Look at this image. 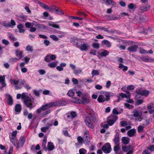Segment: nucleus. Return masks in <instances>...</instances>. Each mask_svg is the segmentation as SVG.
I'll return each instance as SVG.
<instances>
[{
  "mask_svg": "<svg viewBox=\"0 0 154 154\" xmlns=\"http://www.w3.org/2000/svg\"><path fill=\"white\" fill-rule=\"evenodd\" d=\"M80 104H82L84 105L88 104L90 102V97L86 94H83L82 96L81 99L79 100Z\"/></svg>",
  "mask_w": 154,
  "mask_h": 154,
  "instance_id": "nucleus-1",
  "label": "nucleus"
},
{
  "mask_svg": "<svg viewBox=\"0 0 154 154\" xmlns=\"http://www.w3.org/2000/svg\"><path fill=\"white\" fill-rule=\"evenodd\" d=\"M87 112L88 115L86 116H89L92 121L96 123L97 122V120L95 116L94 112L91 109H88Z\"/></svg>",
  "mask_w": 154,
  "mask_h": 154,
  "instance_id": "nucleus-2",
  "label": "nucleus"
},
{
  "mask_svg": "<svg viewBox=\"0 0 154 154\" xmlns=\"http://www.w3.org/2000/svg\"><path fill=\"white\" fill-rule=\"evenodd\" d=\"M102 150L105 153L108 154L112 150L110 144L108 143H107L105 144L102 147Z\"/></svg>",
  "mask_w": 154,
  "mask_h": 154,
  "instance_id": "nucleus-3",
  "label": "nucleus"
},
{
  "mask_svg": "<svg viewBox=\"0 0 154 154\" xmlns=\"http://www.w3.org/2000/svg\"><path fill=\"white\" fill-rule=\"evenodd\" d=\"M135 93L138 95L145 97H147L149 94V92L146 89L143 90H140V89H137L135 91Z\"/></svg>",
  "mask_w": 154,
  "mask_h": 154,
  "instance_id": "nucleus-4",
  "label": "nucleus"
},
{
  "mask_svg": "<svg viewBox=\"0 0 154 154\" xmlns=\"http://www.w3.org/2000/svg\"><path fill=\"white\" fill-rule=\"evenodd\" d=\"M117 119V116L115 115H111L108 117L107 122L109 125L112 126L116 122Z\"/></svg>",
  "mask_w": 154,
  "mask_h": 154,
  "instance_id": "nucleus-5",
  "label": "nucleus"
},
{
  "mask_svg": "<svg viewBox=\"0 0 154 154\" xmlns=\"http://www.w3.org/2000/svg\"><path fill=\"white\" fill-rule=\"evenodd\" d=\"M91 119L89 116H86L84 120L85 122L88 127L91 129L94 128L93 123L91 122Z\"/></svg>",
  "mask_w": 154,
  "mask_h": 154,
  "instance_id": "nucleus-6",
  "label": "nucleus"
},
{
  "mask_svg": "<svg viewBox=\"0 0 154 154\" xmlns=\"http://www.w3.org/2000/svg\"><path fill=\"white\" fill-rule=\"evenodd\" d=\"M32 99L31 98H28L27 100H25L24 102V104L26 105V107L29 109L30 110H31L33 108H34L35 105L33 104L32 103H31Z\"/></svg>",
  "mask_w": 154,
  "mask_h": 154,
  "instance_id": "nucleus-7",
  "label": "nucleus"
},
{
  "mask_svg": "<svg viewBox=\"0 0 154 154\" xmlns=\"http://www.w3.org/2000/svg\"><path fill=\"white\" fill-rule=\"evenodd\" d=\"M83 139L84 143L85 144H88L90 142V138L88 131H86L83 136Z\"/></svg>",
  "mask_w": 154,
  "mask_h": 154,
  "instance_id": "nucleus-8",
  "label": "nucleus"
},
{
  "mask_svg": "<svg viewBox=\"0 0 154 154\" xmlns=\"http://www.w3.org/2000/svg\"><path fill=\"white\" fill-rule=\"evenodd\" d=\"M52 10L57 14L61 15L64 14V12L62 10H60L58 7H55L54 6L52 7Z\"/></svg>",
  "mask_w": 154,
  "mask_h": 154,
  "instance_id": "nucleus-9",
  "label": "nucleus"
},
{
  "mask_svg": "<svg viewBox=\"0 0 154 154\" xmlns=\"http://www.w3.org/2000/svg\"><path fill=\"white\" fill-rule=\"evenodd\" d=\"M78 47L79 48L80 50L82 51H87L90 47L89 46L88 44L85 43L82 44L80 46H78Z\"/></svg>",
  "mask_w": 154,
  "mask_h": 154,
  "instance_id": "nucleus-10",
  "label": "nucleus"
},
{
  "mask_svg": "<svg viewBox=\"0 0 154 154\" xmlns=\"http://www.w3.org/2000/svg\"><path fill=\"white\" fill-rule=\"evenodd\" d=\"M54 102V107L58 106H64L66 105L67 103L64 100H57Z\"/></svg>",
  "mask_w": 154,
  "mask_h": 154,
  "instance_id": "nucleus-11",
  "label": "nucleus"
},
{
  "mask_svg": "<svg viewBox=\"0 0 154 154\" xmlns=\"http://www.w3.org/2000/svg\"><path fill=\"white\" fill-rule=\"evenodd\" d=\"M52 106L54 107V102L47 103L45 105H42L41 107L42 110L45 111L49 109V108Z\"/></svg>",
  "mask_w": 154,
  "mask_h": 154,
  "instance_id": "nucleus-12",
  "label": "nucleus"
},
{
  "mask_svg": "<svg viewBox=\"0 0 154 154\" xmlns=\"http://www.w3.org/2000/svg\"><path fill=\"white\" fill-rule=\"evenodd\" d=\"M9 138L11 142L13 144L14 146H15L17 148H18V141L16 137H12V136H9Z\"/></svg>",
  "mask_w": 154,
  "mask_h": 154,
  "instance_id": "nucleus-13",
  "label": "nucleus"
},
{
  "mask_svg": "<svg viewBox=\"0 0 154 154\" xmlns=\"http://www.w3.org/2000/svg\"><path fill=\"white\" fill-rule=\"evenodd\" d=\"M106 19L108 20H116L119 19V17L115 16V14L106 15Z\"/></svg>",
  "mask_w": 154,
  "mask_h": 154,
  "instance_id": "nucleus-14",
  "label": "nucleus"
},
{
  "mask_svg": "<svg viewBox=\"0 0 154 154\" xmlns=\"http://www.w3.org/2000/svg\"><path fill=\"white\" fill-rule=\"evenodd\" d=\"M25 142V139L23 136H22L20 138L19 142L18 141V148L22 147Z\"/></svg>",
  "mask_w": 154,
  "mask_h": 154,
  "instance_id": "nucleus-15",
  "label": "nucleus"
},
{
  "mask_svg": "<svg viewBox=\"0 0 154 154\" xmlns=\"http://www.w3.org/2000/svg\"><path fill=\"white\" fill-rule=\"evenodd\" d=\"M119 134L118 132H117L115 136V138L113 141L116 145H119Z\"/></svg>",
  "mask_w": 154,
  "mask_h": 154,
  "instance_id": "nucleus-16",
  "label": "nucleus"
},
{
  "mask_svg": "<svg viewBox=\"0 0 154 154\" xmlns=\"http://www.w3.org/2000/svg\"><path fill=\"white\" fill-rule=\"evenodd\" d=\"M5 95L8 97L7 99L8 104L10 106L12 105L13 103V100L12 97L10 94H6Z\"/></svg>",
  "mask_w": 154,
  "mask_h": 154,
  "instance_id": "nucleus-17",
  "label": "nucleus"
},
{
  "mask_svg": "<svg viewBox=\"0 0 154 154\" xmlns=\"http://www.w3.org/2000/svg\"><path fill=\"white\" fill-rule=\"evenodd\" d=\"M70 42L71 43L75 45L78 46L79 44L78 41L79 39L75 37H71L70 38Z\"/></svg>",
  "mask_w": 154,
  "mask_h": 154,
  "instance_id": "nucleus-18",
  "label": "nucleus"
},
{
  "mask_svg": "<svg viewBox=\"0 0 154 154\" xmlns=\"http://www.w3.org/2000/svg\"><path fill=\"white\" fill-rule=\"evenodd\" d=\"M124 98H127L126 94L123 93H120L117 96V99L116 101L117 103H119Z\"/></svg>",
  "mask_w": 154,
  "mask_h": 154,
  "instance_id": "nucleus-19",
  "label": "nucleus"
},
{
  "mask_svg": "<svg viewBox=\"0 0 154 154\" xmlns=\"http://www.w3.org/2000/svg\"><path fill=\"white\" fill-rule=\"evenodd\" d=\"M138 47L137 45H133L129 47L128 49L131 52H135L137 50Z\"/></svg>",
  "mask_w": 154,
  "mask_h": 154,
  "instance_id": "nucleus-20",
  "label": "nucleus"
},
{
  "mask_svg": "<svg viewBox=\"0 0 154 154\" xmlns=\"http://www.w3.org/2000/svg\"><path fill=\"white\" fill-rule=\"evenodd\" d=\"M5 76L4 75L0 76V82L2 85V87L0 88V89L3 88L6 85V84L5 83Z\"/></svg>",
  "mask_w": 154,
  "mask_h": 154,
  "instance_id": "nucleus-21",
  "label": "nucleus"
},
{
  "mask_svg": "<svg viewBox=\"0 0 154 154\" xmlns=\"http://www.w3.org/2000/svg\"><path fill=\"white\" fill-rule=\"evenodd\" d=\"M136 133V130L134 128H133L129 130L127 132L128 135L130 137L133 136Z\"/></svg>",
  "mask_w": 154,
  "mask_h": 154,
  "instance_id": "nucleus-22",
  "label": "nucleus"
},
{
  "mask_svg": "<svg viewBox=\"0 0 154 154\" xmlns=\"http://www.w3.org/2000/svg\"><path fill=\"white\" fill-rule=\"evenodd\" d=\"M23 52L22 51H20L18 50H17L15 51L16 56L18 57L19 60H21L23 57V56L22 55Z\"/></svg>",
  "mask_w": 154,
  "mask_h": 154,
  "instance_id": "nucleus-23",
  "label": "nucleus"
},
{
  "mask_svg": "<svg viewBox=\"0 0 154 154\" xmlns=\"http://www.w3.org/2000/svg\"><path fill=\"white\" fill-rule=\"evenodd\" d=\"M122 140V142L125 145L128 144L130 141V139L126 137H123Z\"/></svg>",
  "mask_w": 154,
  "mask_h": 154,
  "instance_id": "nucleus-24",
  "label": "nucleus"
},
{
  "mask_svg": "<svg viewBox=\"0 0 154 154\" xmlns=\"http://www.w3.org/2000/svg\"><path fill=\"white\" fill-rule=\"evenodd\" d=\"M17 28L19 30V32L20 33H24L25 32V30L23 29V26L22 24H20L17 25Z\"/></svg>",
  "mask_w": 154,
  "mask_h": 154,
  "instance_id": "nucleus-25",
  "label": "nucleus"
},
{
  "mask_svg": "<svg viewBox=\"0 0 154 154\" xmlns=\"http://www.w3.org/2000/svg\"><path fill=\"white\" fill-rule=\"evenodd\" d=\"M142 61L145 62H152L154 61V59L152 58H149L148 57H143L141 58Z\"/></svg>",
  "mask_w": 154,
  "mask_h": 154,
  "instance_id": "nucleus-26",
  "label": "nucleus"
},
{
  "mask_svg": "<svg viewBox=\"0 0 154 154\" xmlns=\"http://www.w3.org/2000/svg\"><path fill=\"white\" fill-rule=\"evenodd\" d=\"M22 109V106L20 104H17L15 106V111L16 112H20Z\"/></svg>",
  "mask_w": 154,
  "mask_h": 154,
  "instance_id": "nucleus-27",
  "label": "nucleus"
},
{
  "mask_svg": "<svg viewBox=\"0 0 154 154\" xmlns=\"http://www.w3.org/2000/svg\"><path fill=\"white\" fill-rule=\"evenodd\" d=\"M102 44L103 45H105L106 46L110 48L111 47V44L110 42L106 40H104L102 41Z\"/></svg>",
  "mask_w": 154,
  "mask_h": 154,
  "instance_id": "nucleus-28",
  "label": "nucleus"
},
{
  "mask_svg": "<svg viewBox=\"0 0 154 154\" xmlns=\"http://www.w3.org/2000/svg\"><path fill=\"white\" fill-rule=\"evenodd\" d=\"M79 100V98L75 97H73L71 99V101L72 102L80 104Z\"/></svg>",
  "mask_w": 154,
  "mask_h": 154,
  "instance_id": "nucleus-29",
  "label": "nucleus"
},
{
  "mask_svg": "<svg viewBox=\"0 0 154 154\" xmlns=\"http://www.w3.org/2000/svg\"><path fill=\"white\" fill-rule=\"evenodd\" d=\"M77 116V114L75 112L72 111L70 112V115H68L67 117L68 118H71V119H73Z\"/></svg>",
  "mask_w": 154,
  "mask_h": 154,
  "instance_id": "nucleus-30",
  "label": "nucleus"
},
{
  "mask_svg": "<svg viewBox=\"0 0 154 154\" xmlns=\"http://www.w3.org/2000/svg\"><path fill=\"white\" fill-rule=\"evenodd\" d=\"M47 146L49 150L52 151L54 149V144L51 142H49L48 143Z\"/></svg>",
  "mask_w": 154,
  "mask_h": 154,
  "instance_id": "nucleus-31",
  "label": "nucleus"
},
{
  "mask_svg": "<svg viewBox=\"0 0 154 154\" xmlns=\"http://www.w3.org/2000/svg\"><path fill=\"white\" fill-rule=\"evenodd\" d=\"M118 67L121 69L123 68L122 71L124 72H126L128 69V67L127 66H124L123 64L121 63L119 64Z\"/></svg>",
  "mask_w": 154,
  "mask_h": 154,
  "instance_id": "nucleus-32",
  "label": "nucleus"
},
{
  "mask_svg": "<svg viewBox=\"0 0 154 154\" xmlns=\"http://www.w3.org/2000/svg\"><path fill=\"white\" fill-rule=\"evenodd\" d=\"M97 100L100 103H103L105 101V99L102 95H100L97 98Z\"/></svg>",
  "mask_w": 154,
  "mask_h": 154,
  "instance_id": "nucleus-33",
  "label": "nucleus"
},
{
  "mask_svg": "<svg viewBox=\"0 0 154 154\" xmlns=\"http://www.w3.org/2000/svg\"><path fill=\"white\" fill-rule=\"evenodd\" d=\"M47 143V138L46 137H44L43 142L42 144V147L43 149L45 150H47V147L46 146V144Z\"/></svg>",
  "mask_w": 154,
  "mask_h": 154,
  "instance_id": "nucleus-34",
  "label": "nucleus"
},
{
  "mask_svg": "<svg viewBox=\"0 0 154 154\" xmlns=\"http://www.w3.org/2000/svg\"><path fill=\"white\" fill-rule=\"evenodd\" d=\"M51 124L50 123H47L48 126H47L45 127H42L41 128V131L42 132H43L45 133L46 132L47 130L49 128V126H50L51 125Z\"/></svg>",
  "mask_w": 154,
  "mask_h": 154,
  "instance_id": "nucleus-35",
  "label": "nucleus"
},
{
  "mask_svg": "<svg viewBox=\"0 0 154 154\" xmlns=\"http://www.w3.org/2000/svg\"><path fill=\"white\" fill-rule=\"evenodd\" d=\"M48 25L51 26L57 29H59L60 28L59 25L57 24L52 22H51L50 23H49Z\"/></svg>",
  "mask_w": 154,
  "mask_h": 154,
  "instance_id": "nucleus-36",
  "label": "nucleus"
},
{
  "mask_svg": "<svg viewBox=\"0 0 154 154\" xmlns=\"http://www.w3.org/2000/svg\"><path fill=\"white\" fill-rule=\"evenodd\" d=\"M109 52L106 50H103V51L102 52L100 53V55L102 57H106L109 54Z\"/></svg>",
  "mask_w": 154,
  "mask_h": 154,
  "instance_id": "nucleus-37",
  "label": "nucleus"
},
{
  "mask_svg": "<svg viewBox=\"0 0 154 154\" xmlns=\"http://www.w3.org/2000/svg\"><path fill=\"white\" fill-rule=\"evenodd\" d=\"M28 98H31L28 96H27L26 95V94L25 93H23L21 94V99L23 100V102H24V101L25 100H27V99H28Z\"/></svg>",
  "mask_w": 154,
  "mask_h": 154,
  "instance_id": "nucleus-38",
  "label": "nucleus"
},
{
  "mask_svg": "<svg viewBox=\"0 0 154 154\" xmlns=\"http://www.w3.org/2000/svg\"><path fill=\"white\" fill-rule=\"evenodd\" d=\"M82 72V69L79 68L78 69H75L73 71V73L77 75L80 74Z\"/></svg>",
  "mask_w": 154,
  "mask_h": 154,
  "instance_id": "nucleus-39",
  "label": "nucleus"
},
{
  "mask_svg": "<svg viewBox=\"0 0 154 154\" xmlns=\"http://www.w3.org/2000/svg\"><path fill=\"white\" fill-rule=\"evenodd\" d=\"M104 2L109 5L112 4L113 6L116 5L115 2L112 0H106Z\"/></svg>",
  "mask_w": 154,
  "mask_h": 154,
  "instance_id": "nucleus-40",
  "label": "nucleus"
},
{
  "mask_svg": "<svg viewBox=\"0 0 154 154\" xmlns=\"http://www.w3.org/2000/svg\"><path fill=\"white\" fill-rule=\"evenodd\" d=\"M75 94V92L73 90H69L68 91L67 95L70 97H72L74 96Z\"/></svg>",
  "mask_w": 154,
  "mask_h": 154,
  "instance_id": "nucleus-41",
  "label": "nucleus"
},
{
  "mask_svg": "<svg viewBox=\"0 0 154 154\" xmlns=\"http://www.w3.org/2000/svg\"><path fill=\"white\" fill-rule=\"evenodd\" d=\"M97 29H100L101 30H103L105 31H107L108 29L107 28L105 27V26H100L97 27L96 28Z\"/></svg>",
  "mask_w": 154,
  "mask_h": 154,
  "instance_id": "nucleus-42",
  "label": "nucleus"
},
{
  "mask_svg": "<svg viewBox=\"0 0 154 154\" xmlns=\"http://www.w3.org/2000/svg\"><path fill=\"white\" fill-rule=\"evenodd\" d=\"M26 49L27 51L30 52H32L33 50L32 47L29 45L26 46Z\"/></svg>",
  "mask_w": 154,
  "mask_h": 154,
  "instance_id": "nucleus-43",
  "label": "nucleus"
},
{
  "mask_svg": "<svg viewBox=\"0 0 154 154\" xmlns=\"http://www.w3.org/2000/svg\"><path fill=\"white\" fill-rule=\"evenodd\" d=\"M143 100L142 99H138L135 102V105L137 106H138L141 104L143 103Z\"/></svg>",
  "mask_w": 154,
  "mask_h": 154,
  "instance_id": "nucleus-44",
  "label": "nucleus"
},
{
  "mask_svg": "<svg viewBox=\"0 0 154 154\" xmlns=\"http://www.w3.org/2000/svg\"><path fill=\"white\" fill-rule=\"evenodd\" d=\"M131 147V145H129L128 147L127 146H122V150L125 152H126L127 150L129 149Z\"/></svg>",
  "mask_w": 154,
  "mask_h": 154,
  "instance_id": "nucleus-45",
  "label": "nucleus"
},
{
  "mask_svg": "<svg viewBox=\"0 0 154 154\" xmlns=\"http://www.w3.org/2000/svg\"><path fill=\"white\" fill-rule=\"evenodd\" d=\"M77 140L79 143L81 144H82L84 143L83 138L81 136H79L77 137Z\"/></svg>",
  "mask_w": 154,
  "mask_h": 154,
  "instance_id": "nucleus-46",
  "label": "nucleus"
},
{
  "mask_svg": "<svg viewBox=\"0 0 154 154\" xmlns=\"http://www.w3.org/2000/svg\"><path fill=\"white\" fill-rule=\"evenodd\" d=\"M92 46L94 48L98 49L100 48V45L98 43H94L92 44Z\"/></svg>",
  "mask_w": 154,
  "mask_h": 154,
  "instance_id": "nucleus-47",
  "label": "nucleus"
},
{
  "mask_svg": "<svg viewBox=\"0 0 154 154\" xmlns=\"http://www.w3.org/2000/svg\"><path fill=\"white\" fill-rule=\"evenodd\" d=\"M2 25L5 27H11V24L9 22L8 23L6 21H4L3 22Z\"/></svg>",
  "mask_w": 154,
  "mask_h": 154,
  "instance_id": "nucleus-48",
  "label": "nucleus"
},
{
  "mask_svg": "<svg viewBox=\"0 0 154 154\" xmlns=\"http://www.w3.org/2000/svg\"><path fill=\"white\" fill-rule=\"evenodd\" d=\"M50 59V55L47 54L45 57L44 60L47 62H49L51 61Z\"/></svg>",
  "mask_w": 154,
  "mask_h": 154,
  "instance_id": "nucleus-49",
  "label": "nucleus"
},
{
  "mask_svg": "<svg viewBox=\"0 0 154 154\" xmlns=\"http://www.w3.org/2000/svg\"><path fill=\"white\" fill-rule=\"evenodd\" d=\"M99 72L97 70H94L91 72V74L93 76L97 75H99Z\"/></svg>",
  "mask_w": 154,
  "mask_h": 154,
  "instance_id": "nucleus-50",
  "label": "nucleus"
},
{
  "mask_svg": "<svg viewBox=\"0 0 154 154\" xmlns=\"http://www.w3.org/2000/svg\"><path fill=\"white\" fill-rule=\"evenodd\" d=\"M11 83H12L14 85H16L19 83V79H18L17 80L12 79L11 80Z\"/></svg>",
  "mask_w": 154,
  "mask_h": 154,
  "instance_id": "nucleus-51",
  "label": "nucleus"
},
{
  "mask_svg": "<svg viewBox=\"0 0 154 154\" xmlns=\"http://www.w3.org/2000/svg\"><path fill=\"white\" fill-rule=\"evenodd\" d=\"M48 65V66L50 68H54L57 66V64L56 63L53 62L51 63H49Z\"/></svg>",
  "mask_w": 154,
  "mask_h": 154,
  "instance_id": "nucleus-52",
  "label": "nucleus"
},
{
  "mask_svg": "<svg viewBox=\"0 0 154 154\" xmlns=\"http://www.w3.org/2000/svg\"><path fill=\"white\" fill-rule=\"evenodd\" d=\"M144 127L141 125H140L138 127L137 131L138 133H140L143 131Z\"/></svg>",
  "mask_w": 154,
  "mask_h": 154,
  "instance_id": "nucleus-53",
  "label": "nucleus"
},
{
  "mask_svg": "<svg viewBox=\"0 0 154 154\" xmlns=\"http://www.w3.org/2000/svg\"><path fill=\"white\" fill-rule=\"evenodd\" d=\"M19 17L22 19L24 21L26 20L27 18V17L26 15L23 14H21L19 16Z\"/></svg>",
  "mask_w": 154,
  "mask_h": 154,
  "instance_id": "nucleus-54",
  "label": "nucleus"
},
{
  "mask_svg": "<svg viewBox=\"0 0 154 154\" xmlns=\"http://www.w3.org/2000/svg\"><path fill=\"white\" fill-rule=\"evenodd\" d=\"M50 37L55 41H58L59 40L58 38L55 35H51Z\"/></svg>",
  "mask_w": 154,
  "mask_h": 154,
  "instance_id": "nucleus-55",
  "label": "nucleus"
},
{
  "mask_svg": "<svg viewBox=\"0 0 154 154\" xmlns=\"http://www.w3.org/2000/svg\"><path fill=\"white\" fill-rule=\"evenodd\" d=\"M79 152L80 154H85L86 150L83 148L79 150Z\"/></svg>",
  "mask_w": 154,
  "mask_h": 154,
  "instance_id": "nucleus-56",
  "label": "nucleus"
},
{
  "mask_svg": "<svg viewBox=\"0 0 154 154\" xmlns=\"http://www.w3.org/2000/svg\"><path fill=\"white\" fill-rule=\"evenodd\" d=\"M134 87L133 85H130L127 86V88L128 90H133L134 89Z\"/></svg>",
  "mask_w": 154,
  "mask_h": 154,
  "instance_id": "nucleus-57",
  "label": "nucleus"
},
{
  "mask_svg": "<svg viewBox=\"0 0 154 154\" xmlns=\"http://www.w3.org/2000/svg\"><path fill=\"white\" fill-rule=\"evenodd\" d=\"M133 116L134 117H138L140 116L139 113V112L138 111H135L133 112Z\"/></svg>",
  "mask_w": 154,
  "mask_h": 154,
  "instance_id": "nucleus-58",
  "label": "nucleus"
},
{
  "mask_svg": "<svg viewBox=\"0 0 154 154\" xmlns=\"http://www.w3.org/2000/svg\"><path fill=\"white\" fill-rule=\"evenodd\" d=\"M120 5L122 7H125L126 6L125 2L123 0H121L119 2Z\"/></svg>",
  "mask_w": 154,
  "mask_h": 154,
  "instance_id": "nucleus-59",
  "label": "nucleus"
},
{
  "mask_svg": "<svg viewBox=\"0 0 154 154\" xmlns=\"http://www.w3.org/2000/svg\"><path fill=\"white\" fill-rule=\"evenodd\" d=\"M62 132L64 135L66 137H68L69 136V133L67 130H63L62 131Z\"/></svg>",
  "mask_w": 154,
  "mask_h": 154,
  "instance_id": "nucleus-60",
  "label": "nucleus"
},
{
  "mask_svg": "<svg viewBox=\"0 0 154 154\" xmlns=\"http://www.w3.org/2000/svg\"><path fill=\"white\" fill-rule=\"evenodd\" d=\"M140 53L141 54H146V51L143 48H140L139 50Z\"/></svg>",
  "mask_w": 154,
  "mask_h": 154,
  "instance_id": "nucleus-61",
  "label": "nucleus"
},
{
  "mask_svg": "<svg viewBox=\"0 0 154 154\" xmlns=\"http://www.w3.org/2000/svg\"><path fill=\"white\" fill-rule=\"evenodd\" d=\"M119 145H116L114 147V150L115 152H117L119 149Z\"/></svg>",
  "mask_w": 154,
  "mask_h": 154,
  "instance_id": "nucleus-62",
  "label": "nucleus"
},
{
  "mask_svg": "<svg viewBox=\"0 0 154 154\" xmlns=\"http://www.w3.org/2000/svg\"><path fill=\"white\" fill-rule=\"evenodd\" d=\"M38 72L41 75H43L46 73L45 71L42 69H40L38 70Z\"/></svg>",
  "mask_w": 154,
  "mask_h": 154,
  "instance_id": "nucleus-63",
  "label": "nucleus"
},
{
  "mask_svg": "<svg viewBox=\"0 0 154 154\" xmlns=\"http://www.w3.org/2000/svg\"><path fill=\"white\" fill-rule=\"evenodd\" d=\"M90 54H92L94 55H96L97 51L96 50H92L90 51Z\"/></svg>",
  "mask_w": 154,
  "mask_h": 154,
  "instance_id": "nucleus-64",
  "label": "nucleus"
}]
</instances>
